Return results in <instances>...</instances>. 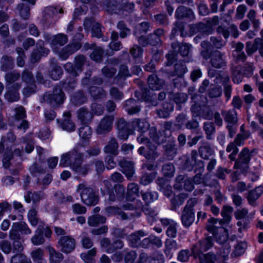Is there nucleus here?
Masks as SVG:
<instances>
[{
  "label": "nucleus",
  "instance_id": "obj_1",
  "mask_svg": "<svg viewBox=\"0 0 263 263\" xmlns=\"http://www.w3.org/2000/svg\"><path fill=\"white\" fill-rule=\"evenodd\" d=\"M173 123L171 122H165L162 125V130L159 134L157 133L156 129L152 127L149 129V138L141 135L137 138V141L140 144H146L148 150L145 152V148L141 146L138 150V153L143 155L147 160H154L158 157V153L156 151L157 145L166 141L167 138H170L171 129Z\"/></svg>",
  "mask_w": 263,
  "mask_h": 263
},
{
  "label": "nucleus",
  "instance_id": "obj_2",
  "mask_svg": "<svg viewBox=\"0 0 263 263\" xmlns=\"http://www.w3.org/2000/svg\"><path fill=\"white\" fill-rule=\"evenodd\" d=\"M85 60L84 55H79L75 58L74 67L70 63H67L64 66L65 69L69 73L70 80L64 83L61 87L55 88L52 95L46 93L44 96L45 100H47L53 106H58L64 102L65 99V95L62 91L69 89H73L76 86V81L75 77L78 75V72L81 71L82 66Z\"/></svg>",
  "mask_w": 263,
  "mask_h": 263
},
{
  "label": "nucleus",
  "instance_id": "obj_3",
  "mask_svg": "<svg viewBox=\"0 0 263 263\" xmlns=\"http://www.w3.org/2000/svg\"><path fill=\"white\" fill-rule=\"evenodd\" d=\"M15 136L12 133H9L7 137H3L0 142V153L3 154V164L5 168H8L10 166V161L18 157L19 160L22 159L23 154V146L13 143Z\"/></svg>",
  "mask_w": 263,
  "mask_h": 263
},
{
  "label": "nucleus",
  "instance_id": "obj_4",
  "mask_svg": "<svg viewBox=\"0 0 263 263\" xmlns=\"http://www.w3.org/2000/svg\"><path fill=\"white\" fill-rule=\"evenodd\" d=\"M149 127V123L145 120L135 119L130 123H126L123 118H121L117 122L118 137L122 140H127L129 135L133 134L136 130L142 133Z\"/></svg>",
  "mask_w": 263,
  "mask_h": 263
},
{
  "label": "nucleus",
  "instance_id": "obj_5",
  "mask_svg": "<svg viewBox=\"0 0 263 263\" xmlns=\"http://www.w3.org/2000/svg\"><path fill=\"white\" fill-rule=\"evenodd\" d=\"M82 157V154L74 149L72 151L62 155L60 166L62 167L70 166L76 172L84 175L87 173V170L81 166Z\"/></svg>",
  "mask_w": 263,
  "mask_h": 263
},
{
  "label": "nucleus",
  "instance_id": "obj_6",
  "mask_svg": "<svg viewBox=\"0 0 263 263\" xmlns=\"http://www.w3.org/2000/svg\"><path fill=\"white\" fill-rule=\"evenodd\" d=\"M77 117L83 125L79 129V135L82 145L85 146L89 143L91 138L92 130L86 124L91 119L92 115L86 108L82 107L78 111Z\"/></svg>",
  "mask_w": 263,
  "mask_h": 263
},
{
  "label": "nucleus",
  "instance_id": "obj_7",
  "mask_svg": "<svg viewBox=\"0 0 263 263\" xmlns=\"http://www.w3.org/2000/svg\"><path fill=\"white\" fill-rule=\"evenodd\" d=\"M164 179L160 178L157 179V183L159 184L165 195L167 196L171 199V202L174 208L179 207L181 204V182L179 178H177L176 183L174 185V191H172L171 187L166 185V189H165V184L163 183Z\"/></svg>",
  "mask_w": 263,
  "mask_h": 263
},
{
  "label": "nucleus",
  "instance_id": "obj_8",
  "mask_svg": "<svg viewBox=\"0 0 263 263\" xmlns=\"http://www.w3.org/2000/svg\"><path fill=\"white\" fill-rule=\"evenodd\" d=\"M77 192L80 194L82 201L85 204L91 206L98 202V196L86 183L80 184L77 187Z\"/></svg>",
  "mask_w": 263,
  "mask_h": 263
},
{
  "label": "nucleus",
  "instance_id": "obj_9",
  "mask_svg": "<svg viewBox=\"0 0 263 263\" xmlns=\"http://www.w3.org/2000/svg\"><path fill=\"white\" fill-rule=\"evenodd\" d=\"M135 7L133 3H127V0H111L107 2L105 5L104 9L109 13H117V10L120 8L124 9L126 11H132Z\"/></svg>",
  "mask_w": 263,
  "mask_h": 263
},
{
  "label": "nucleus",
  "instance_id": "obj_10",
  "mask_svg": "<svg viewBox=\"0 0 263 263\" xmlns=\"http://www.w3.org/2000/svg\"><path fill=\"white\" fill-rule=\"evenodd\" d=\"M251 153L248 148L244 147L235 158L234 168L239 170L242 173H246L249 169V163L251 160Z\"/></svg>",
  "mask_w": 263,
  "mask_h": 263
},
{
  "label": "nucleus",
  "instance_id": "obj_11",
  "mask_svg": "<svg viewBox=\"0 0 263 263\" xmlns=\"http://www.w3.org/2000/svg\"><path fill=\"white\" fill-rule=\"evenodd\" d=\"M44 38L48 43H50L52 50L55 53H58L59 47L63 46L67 41V36L61 33L52 36L46 34L44 35Z\"/></svg>",
  "mask_w": 263,
  "mask_h": 263
},
{
  "label": "nucleus",
  "instance_id": "obj_12",
  "mask_svg": "<svg viewBox=\"0 0 263 263\" xmlns=\"http://www.w3.org/2000/svg\"><path fill=\"white\" fill-rule=\"evenodd\" d=\"M164 31L162 29H157L153 34H151L148 39L145 36H141L138 39L139 43L143 46H146L148 44L153 46L157 45L160 42V36L163 35Z\"/></svg>",
  "mask_w": 263,
  "mask_h": 263
},
{
  "label": "nucleus",
  "instance_id": "obj_13",
  "mask_svg": "<svg viewBox=\"0 0 263 263\" xmlns=\"http://www.w3.org/2000/svg\"><path fill=\"white\" fill-rule=\"evenodd\" d=\"M77 35L79 37V41L69 44L59 52V56L62 60H66L70 54L73 53L81 48L82 45L80 41L82 39L83 35L81 33H78Z\"/></svg>",
  "mask_w": 263,
  "mask_h": 263
},
{
  "label": "nucleus",
  "instance_id": "obj_14",
  "mask_svg": "<svg viewBox=\"0 0 263 263\" xmlns=\"http://www.w3.org/2000/svg\"><path fill=\"white\" fill-rule=\"evenodd\" d=\"M75 246V240L70 236L61 237L58 241V247L65 253L71 252L74 249Z\"/></svg>",
  "mask_w": 263,
  "mask_h": 263
},
{
  "label": "nucleus",
  "instance_id": "obj_15",
  "mask_svg": "<svg viewBox=\"0 0 263 263\" xmlns=\"http://www.w3.org/2000/svg\"><path fill=\"white\" fill-rule=\"evenodd\" d=\"M22 80L29 85L26 88H24L23 90V95L26 97H28L35 91L32 74L27 70H25L22 75Z\"/></svg>",
  "mask_w": 263,
  "mask_h": 263
},
{
  "label": "nucleus",
  "instance_id": "obj_16",
  "mask_svg": "<svg viewBox=\"0 0 263 263\" xmlns=\"http://www.w3.org/2000/svg\"><path fill=\"white\" fill-rule=\"evenodd\" d=\"M84 26L86 30L91 28L93 36L100 38L102 36L100 25L98 23L95 22L93 18L85 19Z\"/></svg>",
  "mask_w": 263,
  "mask_h": 263
},
{
  "label": "nucleus",
  "instance_id": "obj_17",
  "mask_svg": "<svg viewBox=\"0 0 263 263\" xmlns=\"http://www.w3.org/2000/svg\"><path fill=\"white\" fill-rule=\"evenodd\" d=\"M106 212L108 216L115 215L117 216L122 219H127L131 217L135 216V213H125L122 209L115 206H108L106 209Z\"/></svg>",
  "mask_w": 263,
  "mask_h": 263
},
{
  "label": "nucleus",
  "instance_id": "obj_18",
  "mask_svg": "<svg viewBox=\"0 0 263 263\" xmlns=\"http://www.w3.org/2000/svg\"><path fill=\"white\" fill-rule=\"evenodd\" d=\"M139 263H164L163 255L161 254L155 253L153 256L147 255L142 253L140 255Z\"/></svg>",
  "mask_w": 263,
  "mask_h": 263
},
{
  "label": "nucleus",
  "instance_id": "obj_19",
  "mask_svg": "<svg viewBox=\"0 0 263 263\" xmlns=\"http://www.w3.org/2000/svg\"><path fill=\"white\" fill-rule=\"evenodd\" d=\"M101 246L102 250L107 253H111L116 249H121L123 247V242L121 240L116 241L113 244H110V241L107 238H104L101 241Z\"/></svg>",
  "mask_w": 263,
  "mask_h": 263
},
{
  "label": "nucleus",
  "instance_id": "obj_20",
  "mask_svg": "<svg viewBox=\"0 0 263 263\" xmlns=\"http://www.w3.org/2000/svg\"><path fill=\"white\" fill-rule=\"evenodd\" d=\"M20 87V85H17L15 87L6 86L7 91L5 95V99L9 102L17 101L20 99L18 90Z\"/></svg>",
  "mask_w": 263,
  "mask_h": 263
},
{
  "label": "nucleus",
  "instance_id": "obj_21",
  "mask_svg": "<svg viewBox=\"0 0 263 263\" xmlns=\"http://www.w3.org/2000/svg\"><path fill=\"white\" fill-rule=\"evenodd\" d=\"M113 120V116H106L100 122L99 126L97 129V133L99 134H102L106 132H109L112 127Z\"/></svg>",
  "mask_w": 263,
  "mask_h": 263
},
{
  "label": "nucleus",
  "instance_id": "obj_22",
  "mask_svg": "<svg viewBox=\"0 0 263 263\" xmlns=\"http://www.w3.org/2000/svg\"><path fill=\"white\" fill-rule=\"evenodd\" d=\"M173 51H170L166 55V66L172 65L176 60V57L178 53L181 52V46L179 42H174L172 44Z\"/></svg>",
  "mask_w": 263,
  "mask_h": 263
},
{
  "label": "nucleus",
  "instance_id": "obj_23",
  "mask_svg": "<svg viewBox=\"0 0 263 263\" xmlns=\"http://www.w3.org/2000/svg\"><path fill=\"white\" fill-rule=\"evenodd\" d=\"M121 171L128 179H130L135 174L134 163L131 161L123 160L119 162Z\"/></svg>",
  "mask_w": 263,
  "mask_h": 263
},
{
  "label": "nucleus",
  "instance_id": "obj_24",
  "mask_svg": "<svg viewBox=\"0 0 263 263\" xmlns=\"http://www.w3.org/2000/svg\"><path fill=\"white\" fill-rule=\"evenodd\" d=\"M211 63L216 68H220L226 65V62L222 58V53L218 50L212 52L211 56Z\"/></svg>",
  "mask_w": 263,
  "mask_h": 263
},
{
  "label": "nucleus",
  "instance_id": "obj_25",
  "mask_svg": "<svg viewBox=\"0 0 263 263\" xmlns=\"http://www.w3.org/2000/svg\"><path fill=\"white\" fill-rule=\"evenodd\" d=\"M146 235L145 232L142 230H139L132 234L127 238L129 245L132 247H139L141 244L140 238Z\"/></svg>",
  "mask_w": 263,
  "mask_h": 263
},
{
  "label": "nucleus",
  "instance_id": "obj_26",
  "mask_svg": "<svg viewBox=\"0 0 263 263\" xmlns=\"http://www.w3.org/2000/svg\"><path fill=\"white\" fill-rule=\"evenodd\" d=\"M139 187L135 183H129L127 186L126 199L128 201H134L136 197L139 195Z\"/></svg>",
  "mask_w": 263,
  "mask_h": 263
},
{
  "label": "nucleus",
  "instance_id": "obj_27",
  "mask_svg": "<svg viewBox=\"0 0 263 263\" xmlns=\"http://www.w3.org/2000/svg\"><path fill=\"white\" fill-rule=\"evenodd\" d=\"M162 225L168 227L166 230V234L171 237H175L176 236V223L171 219L166 218L162 219L161 220Z\"/></svg>",
  "mask_w": 263,
  "mask_h": 263
},
{
  "label": "nucleus",
  "instance_id": "obj_28",
  "mask_svg": "<svg viewBox=\"0 0 263 263\" xmlns=\"http://www.w3.org/2000/svg\"><path fill=\"white\" fill-rule=\"evenodd\" d=\"M147 82L149 87L153 90L160 89L164 84V81L162 80L158 79L157 76L155 74L149 76Z\"/></svg>",
  "mask_w": 263,
  "mask_h": 263
},
{
  "label": "nucleus",
  "instance_id": "obj_29",
  "mask_svg": "<svg viewBox=\"0 0 263 263\" xmlns=\"http://www.w3.org/2000/svg\"><path fill=\"white\" fill-rule=\"evenodd\" d=\"M242 144L239 143L238 141H237L235 139L233 142L230 143L228 145L226 148V151L230 153L229 156V158L231 161L235 160L236 155L238 154L239 151L238 146H240Z\"/></svg>",
  "mask_w": 263,
  "mask_h": 263
},
{
  "label": "nucleus",
  "instance_id": "obj_30",
  "mask_svg": "<svg viewBox=\"0 0 263 263\" xmlns=\"http://www.w3.org/2000/svg\"><path fill=\"white\" fill-rule=\"evenodd\" d=\"M65 119L61 123V127L63 130L68 132H71L75 129L74 124L70 120L71 114L69 111L65 112L63 114Z\"/></svg>",
  "mask_w": 263,
  "mask_h": 263
},
{
  "label": "nucleus",
  "instance_id": "obj_31",
  "mask_svg": "<svg viewBox=\"0 0 263 263\" xmlns=\"http://www.w3.org/2000/svg\"><path fill=\"white\" fill-rule=\"evenodd\" d=\"M222 116L224 120L229 124L236 125L238 122L237 114L235 110L232 109L229 111L222 110Z\"/></svg>",
  "mask_w": 263,
  "mask_h": 263
},
{
  "label": "nucleus",
  "instance_id": "obj_32",
  "mask_svg": "<svg viewBox=\"0 0 263 263\" xmlns=\"http://www.w3.org/2000/svg\"><path fill=\"white\" fill-rule=\"evenodd\" d=\"M118 144L117 140L114 138H111L104 147V152L106 154L115 156L118 154Z\"/></svg>",
  "mask_w": 263,
  "mask_h": 263
},
{
  "label": "nucleus",
  "instance_id": "obj_33",
  "mask_svg": "<svg viewBox=\"0 0 263 263\" xmlns=\"http://www.w3.org/2000/svg\"><path fill=\"white\" fill-rule=\"evenodd\" d=\"M233 209L229 205H224L221 212V215L223 217L222 219H218V222L220 225H222L225 223H228L231 219V213L233 212Z\"/></svg>",
  "mask_w": 263,
  "mask_h": 263
},
{
  "label": "nucleus",
  "instance_id": "obj_34",
  "mask_svg": "<svg viewBox=\"0 0 263 263\" xmlns=\"http://www.w3.org/2000/svg\"><path fill=\"white\" fill-rule=\"evenodd\" d=\"M194 215L193 210L190 208H185L182 216V222L185 227H189L194 221Z\"/></svg>",
  "mask_w": 263,
  "mask_h": 263
},
{
  "label": "nucleus",
  "instance_id": "obj_35",
  "mask_svg": "<svg viewBox=\"0 0 263 263\" xmlns=\"http://www.w3.org/2000/svg\"><path fill=\"white\" fill-rule=\"evenodd\" d=\"M180 6H178L175 13V16L177 18V21L174 24V27L173 28L171 34V39H172L175 37L177 34L181 33V15Z\"/></svg>",
  "mask_w": 263,
  "mask_h": 263
},
{
  "label": "nucleus",
  "instance_id": "obj_36",
  "mask_svg": "<svg viewBox=\"0 0 263 263\" xmlns=\"http://www.w3.org/2000/svg\"><path fill=\"white\" fill-rule=\"evenodd\" d=\"M263 193V186H259L256 187L254 190L251 191L249 192L247 199L249 203L253 205L256 200H257L261 194Z\"/></svg>",
  "mask_w": 263,
  "mask_h": 263
},
{
  "label": "nucleus",
  "instance_id": "obj_37",
  "mask_svg": "<svg viewBox=\"0 0 263 263\" xmlns=\"http://www.w3.org/2000/svg\"><path fill=\"white\" fill-rule=\"evenodd\" d=\"M43 229V226L39 224L35 234L31 239V242L34 245H40L44 242Z\"/></svg>",
  "mask_w": 263,
  "mask_h": 263
},
{
  "label": "nucleus",
  "instance_id": "obj_38",
  "mask_svg": "<svg viewBox=\"0 0 263 263\" xmlns=\"http://www.w3.org/2000/svg\"><path fill=\"white\" fill-rule=\"evenodd\" d=\"M20 77V73L15 71L7 73L5 76V79L7 83L6 86H9L15 87L17 85H19L18 83L14 82L17 81Z\"/></svg>",
  "mask_w": 263,
  "mask_h": 263
},
{
  "label": "nucleus",
  "instance_id": "obj_39",
  "mask_svg": "<svg viewBox=\"0 0 263 263\" xmlns=\"http://www.w3.org/2000/svg\"><path fill=\"white\" fill-rule=\"evenodd\" d=\"M137 103V102L134 99H129L126 101V110L129 114H135L140 111V108Z\"/></svg>",
  "mask_w": 263,
  "mask_h": 263
},
{
  "label": "nucleus",
  "instance_id": "obj_40",
  "mask_svg": "<svg viewBox=\"0 0 263 263\" xmlns=\"http://www.w3.org/2000/svg\"><path fill=\"white\" fill-rule=\"evenodd\" d=\"M176 153V149L173 141L170 142L169 144L165 146L164 155L167 159H173Z\"/></svg>",
  "mask_w": 263,
  "mask_h": 263
},
{
  "label": "nucleus",
  "instance_id": "obj_41",
  "mask_svg": "<svg viewBox=\"0 0 263 263\" xmlns=\"http://www.w3.org/2000/svg\"><path fill=\"white\" fill-rule=\"evenodd\" d=\"M96 252V249L92 248L87 253H82L81 254V258L85 263H94L95 262V257Z\"/></svg>",
  "mask_w": 263,
  "mask_h": 263
},
{
  "label": "nucleus",
  "instance_id": "obj_42",
  "mask_svg": "<svg viewBox=\"0 0 263 263\" xmlns=\"http://www.w3.org/2000/svg\"><path fill=\"white\" fill-rule=\"evenodd\" d=\"M47 249L50 254V263H59L63 259V255L55 250L51 247H48Z\"/></svg>",
  "mask_w": 263,
  "mask_h": 263
},
{
  "label": "nucleus",
  "instance_id": "obj_43",
  "mask_svg": "<svg viewBox=\"0 0 263 263\" xmlns=\"http://www.w3.org/2000/svg\"><path fill=\"white\" fill-rule=\"evenodd\" d=\"M163 109H159L157 114L160 118H165L169 116L170 112L174 109L173 105L171 103H166L164 104Z\"/></svg>",
  "mask_w": 263,
  "mask_h": 263
},
{
  "label": "nucleus",
  "instance_id": "obj_44",
  "mask_svg": "<svg viewBox=\"0 0 263 263\" xmlns=\"http://www.w3.org/2000/svg\"><path fill=\"white\" fill-rule=\"evenodd\" d=\"M199 153L202 158L207 159L213 155L214 151L208 144H205L199 148Z\"/></svg>",
  "mask_w": 263,
  "mask_h": 263
},
{
  "label": "nucleus",
  "instance_id": "obj_45",
  "mask_svg": "<svg viewBox=\"0 0 263 263\" xmlns=\"http://www.w3.org/2000/svg\"><path fill=\"white\" fill-rule=\"evenodd\" d=\"M150 28V24L148 22H142L136 28L134 34L138 39L143 36L142 34L145 33Z\"/></svg>",
  "mask_w": 263,
  "mask_h": 263
},
{
  "label": "nucleus",
  "instance_id": "obj_46",
  "mask_svg": "<svg viewBox=\"0 0 263 263\" xmlns=\"http://www.w3.org/2000/svg\"><path fill=\"white\" fill-rule=\"evenodd\" d=\"M89 0H82L83 4L80 6V8H76L73 15V19L76 20L79 18L80 16L85 14L87 10V7L85 4L88 3Z\"/></svg>",
  "mask_w": 263,
  "mask_h": 263
},
{
  "label": "nucleus",
  "instance_id": "obj_47",
  "mask_svg": "<svg viewBox=\"0 0 263 263\" xmlns=\"http://www.w3.org/2000/svg\"><path fill=\"white\" fill-rule=\"evenodd\" d=\"M90 95L97 100L101 99L105 96L106 94L104 91L96 86H92L89 89Z\"/></svg>",
  "mask_w": 263,
  "mask_h": 263
},
{
  "label": "nucleus",
  "instance_id": "obj_48",
  "mask_svg": "<svg viewBox=\"0 0 263 263\" xmlns=\"http://www.w3.org/2000/svg\"><path fill=\"white\" fill-rule=\"evenodd\" d=\"M241 66L238 65L233 68V81L235 83L239 84L243 78V74L241 73Z\"/></svg>",
  "mask_w": 263,
  "mask_h": 263
},
{
  "label": "nucleus",
  "instance_id": "obj_49",
  "mask_svg": "<svg viewBox=\"0 0 263 263\" xmlns=\"http://www.w3.org/2000/svg\"><path fill=\"white\" fill-rule=\"evenodd\" d=\"M106 221V218L100 215L92 216L88 218V223L90 226L96 227L100 223H104Z\"/></svg>",
  "mask_w": 263,
  "mask_h": 263
},
{
  "label": "nucleus",
  "instance_id": "obj_50",
  "mask_svg": "<svg viewBox=\"0 0 263 263\" xmlns=\"http://www.w3.org/2000/svg\"><path fill=\"white\" fill-rule=\"evenodd\" d=\"M43 198V194L42 192L39 193H28L25 195V199L27 202H30L31 201L35 203L39 201Z\"/></svg>",
  "mask_w": 263,
  "mask_h": 263
},
{
  "label": "nucleus",
  "instance_id": "obj_51",
  "mask_svg": "<svg viewBox=\"0 0 263 263\" xmlns=\"http://www.w3.org/2000/svg\"><path fill=\"white\" fill-rule=\"evenodd\" d=\"M142 199L146 203L154 202L158 198V195L156 192H146L142 194Z\"/></svg>",
  "mask_w": 263,
  "mask_h": 263
},
{
  "label": "nucleus",
  "instance_id": "obj_52",
  "mask_svg": "<svg viewBox=\"0 0 263 263\" xmlns=\"http://www.w3.org/2000/svg\"><path fill=\"white\" fill-rule=\"evenodd\" d=\"M19 222H14L9 232L10 238L12 240H17L20 238V228Z\"/></svg>",
  "mask_w": 263,
  "mask_h": 263
},
{
  "label": "nucleus",
  "instance_id": "obj_53",
  "mask_svg": "<svg viewBox=\"0 0 263 263\" xmlns=\"http://www.w3.org/2000/svg\"><path fill=\"white\" fill-rule=\"evenodd\" d=\"M31 257L34 262L36 263H45L43 258V252L41 249L33 250L31 254Z\"/></svg>",
  "mask_w": 263,
  "mask_h": 263
},
{
  "label": "nucleus",
  "instance_id": "obj_54",
  "mask_svg": "<svg viewBox=\"0 0 263 263\" xmlns=\"http://www.w3.org/2000/svg\"><path fill=\"white\" fill-rule=\"evenodd\" d=\"M175 169L174 165L172 163H167L162 167V173L164 176L172 177L174 176Z\"/></svg>",
  "mask_w": 263,
  "mask_h": 263
},
{
  "label": "nucleus",
  "instance_id": "obj_55",
  "mask_svg": "<svg viewBox=\"0 0 263 263\" xmlns=\"http://www.w3.org/2000/svg\"><path fill=\"white\" fill-rule=\"evenodd\" d=\"M157 173L155 172H152L150 174H144L142 175L140 183L144 185H148L153 179L156 177Z\"/></svg>",
  "mask_w": 263,
  "mask_h": 263
},
{
  "label": "nucleus",
  "instance_id": "obj_56",
  "mask_svg": "<svg viewBox=\"0 0 263 263\" xmlns=\"http://www.w3.org/2000/svg\"><path fill=\"white\" fill-rule=\"evenodd\" d=\"M218 222V219L212 218L209 220V223L206 226V230L214 235L218 232L217 227L215 224Z\"/></svg>",
  "mask_w": 263,
  "mask_h": 263
},
{
  "label": "nucleus",
  "instance_id": "obj_57",
  "mask_svg": "<svg viewBox=\"0 0 263 263\" xmlns=\"http://www.w3.org/2000/svg\"><path fill=\"white\" fill-rule=\"evenodd\" d=\"M197 155V153L196 151H194L192 152L191 158L187 159L185 163L184 167L185 168L188 169L189 170L192 169L193 166L196 162Z\"/></svg>",
  "mask_w": 263,
  "mask_h": 263
},
{
  "label": "nucleus",
  "instance_id": "obj_58",
  "mask_svg": "<svg viewBox=\"0 0 263 263\" xmlns=\"http://www.w3.org/2000/svg\"><path fill=\"white\" fill-rule=\"evenodd\" d=\"M86 97L81 91L77 92L71 98V101L76 105L81 104L85 102Z\"/></svg>",
  "mask_w": 263,
  "mask_h": 263
},
{
  "label": "nucleus",
  "instance_id": "obj_59",
  "mask_svg": "<svg viewBox=\"0 0 263 263\" xmlns=\"http://www.w3.org/2000/svg\"><path fill=\"white\" fill-rule=\"evenodd\" d=\"M2 70L7 71L9 68H11L13 64V60L7 56H4L1 61Z\"/></svg>",
  "mask_w": 263,
  "mask_h": 263
},
{
  "label": "nucleus",
  "instance_id": "obj_60",
  "mask_svg": "<svg viewBox=\"0 0 263 263\" xmlns=\"http://www.w3.org/2000/svg\"><path fill=\"white\" fill-rule=\"evenodd\" d=\"M130 54L135 60H140L143 54V50L137 45H134L130 49Z\"/></svg>",
  "mask_w": 263,
  "mask_h": 263
},
{
  "label": "nucleus",
  "instance_id": "obj_61",
  "mask_svg": "<svg viewBox=\"0 0 263 263\" xmlns=\"http://www.w3.org/2000/svg\"><path fill=\"white\" fill-rule=\"evenodd\" d=\"M14 119L16 120L23 119L26 116L25 108L22 106H18L14 109Z\"/></svg>",
  "mask_w": 263,
  "mask_h": 263
},
{
  "label": "nucleus",
  "instance_id": "obj_62",
  "mask_svg": "<svg viewBox=\"0 0 263 263\" xmlns=\"http://www.w3.org/2000/svg\"><path fill=\"white\" fill-rule=\"evenodd\" d=\"M11 263H31L30 259L22 254H18L14 256L11 260Z\"/></svg>",
  "mask_w": 263,
  "mask_h": 263
},
{
  "label": "nucleus",
  "instance_id": "obj_63",
  "mask_svg": "<svg viewBox=\"0 0 263 263\" xmlns=\"http://www.w3.org/2000/svg\"><path fill=\"white\" fill-rule=\"evenodd\" d=\"M103 55V50L101 47L96 48L90 54L91 59L96 62L101 61Z\"/></svg>",
  "mask_w": 263,
  "mask_h": 263
},
{
  "label": "nucleus",
  "instance_id": "obj_64",
  "mask_svg": "<svg viewBox=\"0 0 263 263\" xmlns=\"http://www.w3.org/2000/svg\"><path fill=\"white\" fill-rule=\"evenodd\" d=\"M216 260V255L210 252L203 255V258L200 259V263H214Z\"/></svg>",
  "mask_w": 263,
  "mask_h": 263
}]
</instances>
